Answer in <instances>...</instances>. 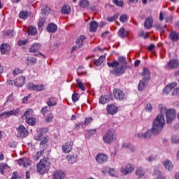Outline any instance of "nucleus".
<instances>
[{
	"label": "nucleus",
	"instance_id": "c03bdc74",
	"mask_svg": "<svg viewBox=\"0 0 179 179\" xmlns=\"http://www.w3.org/2000/svg\"><path fill=\"white\" fill-rule=\"evenodd\" d=\"M54 120V115L50 113L48 115L45 119V122H51Z\"/></svg>",
	"mask_w": 179,
	"mask_h": 179
},
{
	"label": "nucleus",
	"instance_id": "ddd939ff",
	"mask_svg": "<svg viewBox=\"0 0 179 179\" xmlns=\"http://www.w3.org/2000/svg\"><path fill=\"white\" fill-rule=\"evenodd\" d=\"M31 162L29 158H22L18 160V164L20 166H23L24 167H29Z\"/></svg>",
	"mask_w": 179,
	"mask_h": 179
},
{
	"label": "nucleus",
	"instance_id": "3c124183",
	"mask_svg": "<svg viewBox=\"0 0 179 179\" xmlns=\"http://www.w3.org/2000/svg\"><path fill=\"white\" fill-rule=\"evenodd\" d=\"M127 19H128V15L124 14V15H122L120 17V21L122 22V23H125V21L127 20Z\"/></svg>",
	"mask_w": 179,
	"mask_h": 179
},
{
	"label": "nucleus",
	"instance_id": "0eeeda50",
	"mask_svg": "<svg viewBox=\"0 0 179 179\" xmlns=\"http://www.w3.org/2000/svg\"><path fill=\"white\" fill-rule=\"evenodd\" d=\"M45 87V85L44 84L41 85H34L33 83H29L27 84V89L28 90H31L34 92H43Z\"/></svg>",
	"mask_w": 179,
	"mask_h": 179
},
{
	"label": "nucleus",
	"instance_id": "09e8293b",
	"mask_svg": "<svg viewBox=\"0 0 179 179\" xmlns=\"http://www.w3.org/2000/svg\"><path fill=\"white\" fill-rule=\"evenodd\" d=\"M0 117H3V118H9V117H10V115L9 113V111H5L0 114Z\"/></svg>",
	"mask_w": 179,
	"mask_h": 179
},
{
	"label": "nucleus",
	"instance_id": "e433bc0d",
	"mask_svg": "<svg viewBox=\"0 0 179 179\" xmlns=\"http://www.w3.org/2000/svg\"><path fill=\"white\" fill-rule=\"evenodd\" d=\"M36 62H37V59L34 57H29L27 59V65H29V66H32Z\"/></svg>",
	"mask_w": 179,
	"mask_h": 179
},
{
	"label": "nucleus",
	"instance_id": "f3484780",
	"mask_svg": "<svg viewBox=\"0 0 179 179\" xmlns=\"http://www.w3.org/2000/svg\"><path fill=\"white\" fill-rule=\"evenodd\" d=\"M66 159L70 164H73L78 162V155L76 154L69 155L66 156Z\"/></svg>",
	"mask_w": 179,
	"mask_h": 179
},
{
	"label": "nucleus",
	"instance_id": "49530a36",
	"mask_svg": "<svg viewBox=\"0 0 179 179\" xmlns=\"http://www.w3.org/2000/svg\"><path fill=\"white\" fill-rule=\"evenodd\" d=\"M42 11L43 13H44V15H48V13L51 12V8H50V7H48L47 6H44L42 9Z\"/></svg>",
	"mask_w": 179,
	"mask_h": 179
},
{
	"label": "nucleus",
	"instance_id": "bb28decb",
	"mask_svg": "<svg viewBox=\"0 0 179 179\" xmlns=\"http://www.w3.org/2000/svg\"><path fill=\"white\" fill-rule=\"evenodd\" d=\"M99 27V24L96 21H92L90 23V31L94 32L97 30V27Z\"/></svg>",
	"mask_w": 179,
	"mask_h": 179
},
{
	"label": "nucleus",
	"instance_id": "5701e85b",
	"mask_svg": "<svg viewBox=\"0 0 179 179\" xmlns=\"http://www.w3.org/2000/svg\"><path fill=\"white\" fill-rule=\"evenodd\" d=\"M119 37L121 38H125L128 36V31L125 30L123 27L120 28L117 33Z\"/></svg>",
	"mask_w": 179,
	"mask_h": 179
},
{
	"label": "nucleus",
	"instance_id": "052dcab7",
	"mask_svg": "<svg viewBox=\"0 0 179 179\" xmlns=\"http://www.w3.org/2000/svg\"><path fill=\"white\" fill-rule=\"evenodd\" d=\"M41 113L43 115H45V114L48 113V108H47V106L42 108Z\"/></svg>",
	"mask_w": 179,
	"mask_h": 179
},
{
	"label": "nucleus",
	"instance_id": "6e6552de",
	"mask_svg": "<svg viewBox=\"0 0 179 179\" xmlns=\"http://www.w3.org/2000/svg\"><path fill=\"white\" fill-rule=\"evenodd\" d=\"M17 138H26V136H27V135H29V131L27 130L26 127H24V126L23 125H20L17 128Z\"/></svg>",
	"mask_w": 179,
	"mask_h": 179
},
{
	"label": "nucleus",
	"instance_id": "39448f33",
	"mask_svg": "<svg viewBox=\"0 0 179 179\" xmlns=\"http://www.w3.org/2000/svg\"><path fill=\"white\" fill-rule=\"evenodd\" d=\"M108 66L114 68V73L116 75H122V73H125V66L122 64H120L117 61H114L112 63L108 62Z\"/></svg>",
	"mask_w": 179,
	"mask_h": 179
},
{
	"label": "nucleus",
	"instance_id": "cd10ccee",
	"mask_svg": "<svg viewBox=\"0 0 179 179\" xmlns=\"http://www.w3.org/2000/svg\"><path fill=\"white\" fill-rule=\"evenodd\" d=\"M41 47V45H40V43H34L31 46L29 51L30 52H36V51H38V50H40Z\"/></svg>",
	"mask_w": 179,
	"mask_h": 179
},
{
	"label": "nucleus",
	"instance_id": "9d476101",
	"mask_svg": "<svg viewBox=\"0 0 179 179\" xmlns=\"http://www.w3.org/2000/svg\"><path fill=\"white\" fill-rule=\"evenodd\" d=\"M113 94H114L115 99H116L117 100H124L125 97V94H124V92L118 89H115L113 90Z\"/></svg>",
	"mask_w": 179,
	"mask_h": 179
},
{
	"label": "nucleus",
	"instance_id": "0e129e2a",
	"mask_svg": "<svg viewBox=\"0 0 179 179\" xmlns=\"http://www.w3.org/2000/svg\"><path fill=\"white\" fill-rule=\"evenodd\" d=\"M22 72V70L19 69H15L13 71V74L14 75V76H16V75H19V73H20Z\"/></svg>",
	"mask_w": 179,
	"mask_h": 179
},
{
	"label": "nucleus",
	"instance_id": "2f4dec72",
	"mask_svg": "<svg viewBox=\"0 0 179 179\" xmlns=\"http://www.w3.org/2000/svg\"><path fill=\"white\" fill-rule=\"evenodd\" d=\"M136 175L138 176L139 178H142L143 176H145V171H143V168L139 167L136 170Z\"/></svg>",
	"mask_w": 179,
	"mask_h": 179
},
{
	"label": "nucleus",
	"instance_id": "58836bf2",
	"mask_svg": "<svg viewBox=\"0 0 179 179\" xmlns=\"http://www.w3.org/2000/svg\"><path fill=\"white\" fill-rule=\"evenodd\" d=\"M76 82L79 89H80V90H83V92H85V90H86V87H85L83 83H82L80 79H77Z\"/></svg>",
	"mask_w": 179,
	"mask_h": 179
},
{
	"label": "nucleus",
	"instance_id": "a18cd8bd",
	"mask_svg": "<svg viewBox=\"0 0 179 179\" xmlns=\"http://www.w3.org/2000/svg\"><path fill=\"white\" fill-rule=\"evenodd\" d=\"M164 166L167 170H171V169H173V163H171L170 161H166Z\"/></svg>",
	"mask_w": 179,
	"mask_h": 179
},
{
	"label": "nucleus",
	"instance_id": "a878e982",
	"mask_svg": "<svg viewBox=\"0 0 179 179\" xmlns=\"http://www.w3.org/2000/svg\"><path fill=\"white\" fill-rule=\"evenodd\" d=\"M61 13L63 15H69L71 13V7L68 5H64L61 9Z\"/></svg>",
	"mask_w": 179,
	"mask_h": 179
},
{
	"label": "nucleus",
	"instance_id": "69168bd1",
	"mask_svg": "<svg viewBox=\"0 0 179 179\" xmlns=\"http://www.w3.org/2000/svg\"><path fill=\"white\" fill-rule=\"evenodd\" d=\"M123 149H129L131 148V144L129 143H124L122 145Z\"/></svg>",
	"mask_w": 179,
	"mask_h": 179
},
{
	"label": "nucleus",
	"instance_id": "5fc2aeb1",
	"mask_svg": "<svg viewBox=\"0 0 179 179\" xmlns=\"http://www.w3.org/2000/svg\"><path fill=\"white\" fill-rule=\"evenodd\" d=\"M119 61H120V62H118L119 64H122V65H124V66H126L127 62H125V57H119Z\"/></svg>",
	"mask_w": 179,
	"mask_h": 179
},
{
	"label": "nucleus",
	"instance_id": "9b49d317",
	"mask_svg": "<svg viewBox=\"0 0 179 179\" xmlns=\"http://www.w3.org/2000/svg\"><path fill=\"white\" fill-rule=\"evenodd\" d=\"M72 146H73V142L69 141L66 143L62 146V150L64 153H69L72 150Z\"/></svg>",
	"mask_w": 179,
	"mask_h": 179
},
{
	"label": "nucleus",
	"instance_id": "e2e57ef3",
	"mask_svg": "<svg viewBox=\"0 0 179 179\" xmlns=\"http://www.w3.org/2000/svg\"><path fill=\"white\" fill-rule=\"evenodd\" d=\"M43 138V136L41 133H39L34 136V139H36V141H41Z\"/></svg>",
	"mask_w": 179,
	"mask_h": 179
},
{
	"label": "nucleus",
	"instance_id": "603ef678",
	"mask_svg": "<svg viewBox=\"0 0 179 179\" xmlns=\"http://www.w3.org/2000/svg\"><path fill=\"white\" fill-rule=\"evenodd\" d=\"M45 22V19L44 18H40L38 22V27H43L44 26V22Z\"/></svg>",
	"mask_w": 179,
	"mask_h": 179
},
{
	"label": "nucleus",
	"instance_id": "20e7f679",
	"mask_svg": "<svg viewBox=\"0 0 179 179\" xmlns=\"http://www.w3.org/2000/svg\"><path fill=\"white\" fill-rule=\"evenodd\" d=\"M103 141L104 143H107L108 145H110V143H113L114 141H117V134L115 133V130H108L103 136Z\"/></svg>",
	"mask_w": 179,
	"mask_h": 179
},
{
	"label": "nucleus",
	"instance_id": "4be33fe9",
	"mask_svg": "<svg viewBox=\"0 0 179 179\" xmlns=\"http://www.w3.org/2000/svg\"><path fill=\"white\" fill-rule=\"evenodd\" d=\"M57 24L50 23L48 25L46 30L48 31V33H55L57 31Z\"/></svg>",
	"mask_w": 179,
	"mask_h": 179
},
{
	"label": "nucleus",
	"instance_id": "774afa93",
	"mask_svg": "<svg viewBox=\"0 0 179 179\" xmlns=\"http://www.w3.org/2000/svg\"><path fill=\"white\" fill-rule=\"evenodd\" d=\"M13 174V176L12 177L11 179H20L17 173L14 172Z\"/></svg>",
	"mask_w": 179,
	"mask_h": 179
},
{
	"label": "nucleus",
	"instance_id": "7c9ffc66",
	"mask_svg": "<svg viewBox=\"0 0 179 179\" xmlns=\"http://www.w3.org/2000/svg\"><path fill=\"white\" fill-rule=\"evenodd\" d=\"M89 1L88 0H80L79 3V6L83 8V9H86L89 8Z\"/></svg>",
	"mask_w": 179,
	"mask_h": 179
},
{
	"label": "nucleus",
	"instance_id": "8fccbe9b",
	"mask_svg": "<svg viewBox=\"0 0 179 179\" xmlns=\"http://www.w3.org/2000/svg\"><path fill=\"white\" fill-rule=\"evenodd\" d=\"M47 142H48V139L47 138V137L43 136V138L41 140L40 146L43 148V146H44V145H45Z\"/></svg>",
	"mask_w": 179,
	"mask_h": 179
},
{
	"label": "nucleus",
	"instance_id": "13d9d810",
	"mask_svg": "<svg viewBox=\"0 0 179 179\" xmlns=\"http://www.w3.org/2000/svg\"><path fill=\"white\" fill-rule=\"evenodd\" d=\"M72 100H73V101H74V103H76V101H78V100H79V94H73Z\"/></svg>",
	"mask_w": 179,
	"mask_h": 179
},
{
	"label": "nucleus",
	"instance_id": "4c0bfd02",
	"mask_svg": "<svg viewBox=\"0 0 179 179\" xmlns=\"http://www.w3.org/2000/svg\"><path fill=\"white\" fill-rule=\"evenodd\" d=\"M43 153H44V150H42L39 152H37L34 156H33V159L34 160H38V159H40L41 157V156H43Z\"/></svg>",
	"mask_w": 179,
	"mask_h": 179
},
{
	"label": "nucleus",
	"instance_id": "1a4fd4ad",
	"mask_svg": "<svg viewBox=\"0 0 179 179\" xmlns=\"http://www.w3.org/2000/svg\"><path fill=\"white\" fill-rule=\"evenodd\" d=\"M95 159L99 164H103V163L107 162V160H108V157L104 154H98Z\"/></svg>",
	"mask_w": 179,
	"mask_h": 179
},
{
	"label": "nucleus",
	"instance_id": "72a5a7b5",
	"mask_svg": "<svg viewBox=\"0 0 179 179\" xmlns=\"http://www.w3.org/2000/svg\"><path fill=\"white\" fill-rule=\"evenodd\" d=\"M106 61V56H101L97 60L94 62L95 65L101 66V65Z\"/></svg>",
	"mask_w": 179,
	"mask_h": 179
},
{
	"label": "nucleus",
	"instance_id": "a211bd4d",
	"mask_svg": "<svg viewBox=\"0 0 179 179\" xmlns=\"http://www.w3.org/2000/svg\"><path fill=\"white\" fill-rule=\"evenodd\" d=\"M25 80H26V78L24 76H20L16 78L15 85L17 86V87H22V86L24 85Z\"/></svg>",
	"mask_w": 179,
	"mask_h": 179
},
{
	"label": "nucleus",
	"instance_id": "f03ea898",
	"mask_svg": "<svg viewBox=\"0 0 179 179\" xmlns=\"http://www.w3.org/2000/svg\"><path fill=\"white\" fill-rule=\"evenodd\" d=\"M156 135H157V117L154 120L151 129H148L145 133H136L135 136L138 138L150 139Z\"/></svg>",
	"mask_w": 179,
	"mask_h": 179
},
{
	"label": "nucleus",
	"instance_id": "6ab92c4d",
	"mask_svg": "<svg viewBox=\"0 0 179 179\" xmlns=\"http://www.w3.org/2000/svg\"><path fill=\"white\" fill-rule=\"evenodd\" d=\"M179 62L176 59H172L168 63V67L169 69H174L178 68Z\"/></svg>",
	"mask_w": 179,
	"mask_h": 179
},
{
	"label": "nucleus",
	"instance_id": "bf43d9fd",
	"mask_svg": "<svg viewBox=\"0 0 179 179\" xmlns=\"http://www.w3.org/2000/svg\"><path fill=\"white\" fill-rule=\"evenodd\" d=\"M27 43H29V40L26 39V40H23V41H18L17 44L18 45H25V44H27Z\"/></svg>",
	"mask_w": 179,
	"mask_h": 179
},
{
	"label": "nucleus",
	"instance_id": "f257e3e1",
	"mask_svg": "<svg viewBox=\"0 0 179 179\" xmlns=\"http://www.w3.org/2000/svg\"><path fill=\"white\" fill-rule=\"evenodd\" d=\"M159 110L160 114L157 117V132L163 131V128H164V124H166L164 114H166L167 124L173 122L177 116L176 109H167L166 106L162 104L159 105Z\"/></svg>",
	"mask_w": 179,
	"mask_h": 179
},
{
	"label": "nucleus",
	"instance_id": "864d4df0",
	"mask_svg": "<svg viewBox=\"0 0 179 179\" xmlns=\"http://www.w3.org/2000/svg\"><path fill=\"white\" fill-rule=\"evenodd\" d=\"M8 112L10 113V115H17V114H19V109H15Z\"/></svg>",
	"mask_w": 179,
	"mask_h": 179
},
{
	"label": "nucleus",
	"instance_id": "6e6d98bb",
	"mask_svg": "<svg viewBox=\"0 0 179 179\" xmlns=\"http://www.w3.org/2000/svg\"><path fill=\"white\" fill-rule=\"evenodd\" d=\"M113 2L117 5V6H124V1L119 0H113Z\"/></svg>",
	"mask_w": 179,
	"mask_h": 179
},
{
	"label": "nucleus",
	"instance_id": "7ed1b4c3",
	"mask_svg": "<svg viewBox=\"0 0 179 179\" xmlns=\"http://www.w3.org/2000/svg\"><path fill=\"white\" fill-rule=\"evenodd\" d=\"M50 162L45 159H41L38 164L36 165V171L39 173V174H45V173H48L50 170Z\"/></svg>",
	"mask_w": 179,
	"mask_h": 179
},
{
	"label": "nucleus",
	"instance_id": "b1692460",
	"mask_svg": "<svg viewBox=\"0 0 179 179\" xmlns=\"http://www.w3.org/2000/svg\"><path fill=\"white\" fill-rule=\"evenodd\" d=\"M148 82H149V80L142 79V80H141L138 84V90L140 92L143 90L146 87V85H148Z\"/></svg>",
	"mask_w": 179,
	"mask_h": 179
},
{
	"label": "nucleus",
	"instance_id": "473e14b6",
	"mask_svg": "<svg viewBox=\"0 0 179 179\" xmlns=\"http://www.w3.org/2000/svg\"><path fill=\"white\" fill-rule=\"evenodd\" d=\"M34 111L32 109H28L24 114V115L22 116V118L25 117L26 119L27 118H31L33 117Z\"/></svg>",
	"mask_w": 179,
	"mask_h": 179
},
{
	"label": "nucleus",
	"instance_id": "dca6fc26",
	"mask_svg": "<svg viewBox=\"0 0 179 179\" xmlns=\"http://www.w3.org/2000/svg\"><path fill=\"white\" fill-rule=\"evenodd\" d=\"M141 76H143V79H145V80L148 81L150 80V72L149 71V69L144 67L143 69Z\"/></svg>",
	"mask_w": 179,
	"mask_h": 179
},
{
	"label": "nucleus",
	"instance_id": "37998d69",
	"mask_svg": "<svg viewBox=\"0 0 179 179\" xmlns=\"http://www.w3.org/2000/svg\"><path fill=\"white\" fill-rule=\"evenodd\" d=\"M108 173L112 177H115L117 176V171L114 168H108Z\"/></svg>",
	"mask_w": 179,
	"mask_h": 179
},
{
	"label": "nucleus",
	"instance_id": "2eb2a0df",
	"mask_svg": "<svg viewBox=\"0 0 179 179\" xmlns=\"http://www.w3.org/2000/svg\"><path fill=\"white\" fill-rule=\"evenodd\" d=\"M176 86H177L176 83H172L166 85L163 91L164 94H169V93H170V92H171V90H173V89H174V87H176Z\"/></svg>",
	"mask_w": 179,
	"mask_h": 179
},
{
	"label": "nucleus",
	"instance_id": "423d86ee",
	"mask_svg": "<svg viewBox=\"0 0 179 179\" xmlns=\"http://www.w3.org/2000/svg\"><path fill=\"white\" fill-rule=\"evenodd\" d=\"M134 170L135 166H134L132 164H126L120 167V173L123 174V176H128V174H131Z\"/></svg>",
	"mask_w": 179,
	"mask_h": 179
},
{
	"label": "nucleus",
	"instance_id": "79ce46f5",
	"mask_svg": "<svg viewBox=\"0 0 179 179\" xmlns=\"http://www.w3.org/2000/svg\"><path fill=\"white\" fill-rule=\"evenodd\" d=\"M5 170H9V166H8V164H2L0 165V173L1 174H3V171H5Z\"/></svg>",
	"mask_w": 179,
	"mask_h": 179
},
{
	"label": "nucleus",
	"instance_id": "ea45409f",
	"mask_svg": "<svg viewBox=\"0 0 179 179\" xmlns=\"http://www.w3.org/2000/svg\"><path fill=\"white\" fill-rule=\"evenodd\" d=\"M36 118H34L33 117L26 119L27 124H28L29 125H31V126H33L36 124Z\"/></svg>",
	"mask_w": 179,
	"mask_h": 179
},
{
	"label": "nucleus",
	"instance_id": "338daca9",
	"mask_svg": "<svg viewBox=\"0 0 179 179\" xmlns=\"http://www.w3.org/2000/svg\"><path fill=\"white\" fill-rule=\"evenodd\" d=\"M172 142L173 143H179V138L177 136L172 137Z\"/></svg>",
	"mask_w": 179,
	"mask_h": 179
},
{
	"label": "nucleus",
	"instance_id": "412c9836",
	"mask_svg": "<svg viewBox=\"0 0 179 179\" xmlns=\"http://www.w3.org/2000/svg\"><path fill=\"white\" fill-rule=\"evenodd\" d=\"M9 50H10V46L7 43H3L0 45L1 53L3 55L6 54V52Z\"/></svg>",
	"mask_w": 179,
	"mask_h": 179
},
{
	"label": "nucleus",
	"instance_id": "680f3d73",
	"mask_svg": "<svg viewBox=\"0 0 179 179\" xmlns=\"http://www.w3.org/2000/svg\"><path fill=\"white\" fill-rule=\"evenodd\" d=\"M172 96H177V97H179V87L173 90L172 92Z\"/></svg>",
	"mask_w": 179,
	"mask_h": 179
},
{
	"label": "nucleus",
	"instance_id": "de8ad7c7",
	"mask_svg": "<svg viewBox=\"0 0 179 179\" xmlns=\"http://www.w3.org/2000/svg\"><path fill=\"white\" fill-rule=\"evenodd\" d=\"M117 19H118V15L117 14H115L112 17H107L108 22H115V20H117Z\"/></svg>",
	"mask_w": 179,
	"mask_h": 179
},
{
	"label": "nucleus",
	"instance_id": "f8f14e48",
	"mask_svg": "<svg viewBox=\"0 0 179 179\" xmlns=\"http://www.w3.org/2000/svg\"><path fill=\"white\" fill-rule=\"evenodd\" d=\"M52 178L64 179L65 178V173H64L62 171H55L53 172Z\"/></svg>",
	"mask_w": 179,
	"mask_h": 179
},
{
	"label": "nucleus",
	"instance_id": "f704fd0d",
	"mask_svg": "<svg viewBox=\"0 0 179 179\" xmlns=\"http://www.w3.org/2000/svg\"><path fill=\"white\" fill-rule=\"evenodd\" d=\"M19 17H20V19H23L24 20H25V19L29 17V13L26 10H22L20 12Z\"/></svg>",
	"mask_w": 179,
	"mask_h": 179
},
{
	"label": "nucleus",
	"instance_id": "aec40b11",
	"mask_svg": "<svg viewBox=\"0 0 179 179\" xmlns=\"http://www.w3.org/2000/svg\"><path fill=\"white\" fill-rule=\"evenodd\" d=\"M152 26H153V18L148 17L145 20V22L144 24L145 29H148L149 30V29H152Z\"/></svg>",
	"mask_w": 179,
	"mask_h": 179
},
{
	"label": "nucleus",
	"instance_id": "a19ab883",
	"mask_svg": "<svg viewBox=\"0 0 179 179\" xmlns=\"http://www.w3.org/2000/svg\"><path fill=\"white\" fill-rule=\"evenodd\" d=\"M152 110H153V106H152V103H147L145 106V111L147 113H152Z\"/></svg>",
	"mask_w": 179,
	"mask_h": 179
},
{
	"label": "nucleus",
	"instance_id": "4468645a",
	"mask_svg": "<svg viewBox=\"0 0 179 179\" xmlns=\"http://www.w3.org/2000/svg\"><path fill=\"white\" fill-rule=\"evenodd\" d=\"M106 110L108 114L114 115L118 111V108L115 105H108Z\"/></svg>",
	"mask_w": 179,
	"mask_h": 179
},
{
	"label": "nucleus",
	"instance_id": "c756f323",
	"mask_svg": "<svg viewBox=\"0 0 179 179\" xmlns=\"http://www.w3.org/2000/svg\"><path fill=\"white\" fill-rule=\"evenodd\" d=\"M47 104L49 107H54L57 104V99L52 97L47 101Z\"/></svg>",
	"mask_w": 179,
	"mask_h": 179
},
{
	"label": "nucleus",
	"instance_id": "393cba45",
	"mask_svg": "<svg viewBox=\"0 0 179 179\" xmlns=\"http://www.w3.org/2000/svg\"><path fill=\"white\" fill-rule=\"evenodd\" d=\"M85 40H86V37H85V36L83 35H81L80 36L76 43L77 44V45H78V47L80 48V47H83V41H85Z\"/></svg>",
	"mask_w": 179,
	"mask_h": 179
},
{
	"label": "nucleus",
	"instance_id": "c9c22d12",
	"mask_svg": "<svg viewBox=\"0 0 179 179\" xmlns=\"http://www.w3.org/2000/svg\"><path fill=\"white\" fill-rule=\"evenodd\" d=\"M36 33H37V29L33 26H30L28 29V34L29 36H34Z\"/></svg>",
	"mask_w": 179,
	"mask_h": 179
},
{
	"label": "nucleus",
	"instance_id": "4d7b16f0",
	"mask_svg": "<svg viewBox=\"0 0 179 179\" xmlns=\"http://www.w3.org/2000/svg\"><path fill=\"white\" fill-rule=\"evenodd\" d=\"M100 104H106L107 103V99L105 96H101L99 98Z\"/></svg>",
	"mask_w": 179,
	"mask_h": 179
},
{
	"label": "nucleus",
	"instance_id": "c85d7f7f",
	"mask_svg": "<svg viewBox=\"0 0 179 179\" xmlns=\"http://www.w3.org/2000/svg\"><path fill=\"white\" fill-rule=\"evenodd\" d=\"M170 38L172 41H178L179 40V34L176 31H171L170 33Z\"/></svg>",
	"mask_w": 179,
	"mask_h": 179
}]
</instances>
